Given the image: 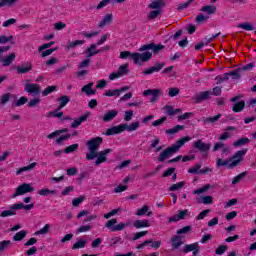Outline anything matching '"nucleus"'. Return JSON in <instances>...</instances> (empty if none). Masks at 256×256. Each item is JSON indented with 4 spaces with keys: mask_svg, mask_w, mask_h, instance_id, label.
I'll return each instance as SVG.
<instances>
[{
    "mask_svg": "<svg viewBox=\"0 0 256 256\" xmlns=\"http://www.w3.org/2000/svg\"><path fill=\"white\" fill-rule=\"evenodd\" d=\"M85 43L84 40H75L74 42H69L65 49H67V51H69L70 49H75V47H78V45H83Z\"/></svg>",
    "mask_w": 256,
    "mask_h": 256,
    "instance_id": "e433bc0d",
    "label": "nucleus"
},
{
    "mask_svg": "<svg viewBox=\"0 0 256 256\" xmlns=\"http://www.w3.org/2000/svg\"><path fill=\"white\" fill-rule=\"evenodd\" d=\"M247 175V172H242L232 179V185H237Z\"/></svg>",
    "mask_w": 256,
    "mask_h": 256,
    "instance_id": "09e8293b",
    "label": "nucleus"
},
{
    "mask_svg": "<svg viewBox=\"0 0 256 256\" xmlns=\"http://www.w3.org/2000/svg\"><path fill=\"white\" fill-rule=\"evenodd\" d=\"M191 229H192L191 226H185V227H183V228L177 230L176 233H177V235H185V234L191 232Z\"/></svg>",
    "mask_w": 256,
    "mask_h": 256,
    "instance_id": "052dcab7",
    "label": "nucleus"
},
{
    "mask_svg": "<svg viewBox=\"0 0 256 256\" xmlns=\"http://www.w3.org/2000/svg\"><path fill=\"white\" fill-rule=\"evenodd\" d=\"M201 11L204 13H207L208 15H213L215 11H217V7L213 5H207V6H203L201 8Z\"/></svg>",
    "mask_w": 256,
    "mask_h": 256,
    "instance_id": "c9c22d12",
    "label": "nucleus"
},
{
    "mask_svg": "<svg viewBox=\"0 0 256 256\" xmlns=\"http://www.w3.org/2000/svg\"><path fill=\"white\" fill-rule=\"evenodd\" d=\"M55 51H57V48H51L48 50H42V52H40V57H42L44 59V57H49V55H52L53 53H55Z\"/></svg>",
    "mask_w": 256,
    "mask_h": 256,
    "instance_id": "3c124183",
    "label": "nucleus"
},
{
    "mask_svg": "<svg viewBox=\"0 0 256 256\" xmlns=\"http://www.w3.org/2000/svg\"><path fill=\"white\" fill-rule=\"evenodd\" d=\"M33 191H35V188H33L31 184L23 183L22 185L16 188V192L13 195V199H15V197H21V195H25L27 193H33Z\"/></svg>",
    "mask_w": 256,
    "mask_h": 256,
    "instance_id": "0eeeda50",
    "label": "nucleus"
},
{
    "mask_svg": "<svg viewBox=\"0 0 256 256\" xmlns=\"http://www.w3.org/2000/svg\"><path fill=\"white\" fill-rule=\"evenodd\" d=\"M185 126L183 125H177L171 129L166 130L167 135H175V133H179V131H183Z\"/></svg>",
    "mask_w": 256,
    "mask_h": 256,
    "instance_id": "58836bf2",
    "label": "nucleus"
},
{
    "mask_svg": "<svg viewBox=\"0 0 256 256\" xmlns=\"http://www.w3.org/2000/svg\"><path fill=\"white\" fill-rule=\"evenodd\" d=\"M189 141H191V137H189V136L181 138L174 145H172L171 147H168L166 150H164L159 155L158 161L160 163H163V161H165V159H169V157H171L172 155H175V153H177V151H179V149H181V147H183V145H185V143H189Z\"/></svg>",
    "mask_w": 256,
    "mask_h": 256,
    "instance_id": "20e7f679",
    "label": "nucleus"
},
{
    "mask_svg": "<svg viewBox=\"0 0 256 256\" xmlns=\"http://www.w3.org/2000/svg\"><path fill=\"white\" fill-rule=\"evenodd\" d=\"M211 189V184H206L202 188L193 191V195H201V193H205Z\"/></svg>",
    "mask_w": 256,
    "mask_h": 256,
    "instance_id": "49530a36",
    "label": "nucleus"
},
{
    "mask_svg": "<svg viewBox=\"0 0 256 256\" xmlns=\"http://www.w3.org/2000/svg\"><path fill=\"white\" fill-rule=\"evenodd\" d=\"M11 247V240H3L0 242V253H3V251L9 249Z\"/></svg>",
    "mask_w": 256,
    "mask_h": 256,
    "instance_id": "a18cd8bd",
    "label": "nucleus"
},
{
    "mask_svg": "<svg viewBox=\"0 0 256 256\" xmlns=\"http://www.w3.org/2000/svg\"><path fill=\"white\" fill-rule=\"evenodd\" d=\"M15 204L10 207V210H4L1 212L0 217H12V215H17L18 209L14 208Z\"/></svg>",
    "mask_w": 256,
    "mask_h": 256,
    "instance_id": "393cba45",
    "label": "nucleus"
},
{
    "mask_svg": "<svg viewBox=\"0 0 256 256\" xmlns=\"http://www.w3.org/2000/svg\"><path fill=\"white\" fill-rule=\"evenodd\" d=\"M199 203H203V205H211L213 203V197L211 196H200L197 198Z\"/></svg>",
    "mask_w": 256,
    "mask_h": 256,
    "instance_id": "7c9ffc66",
    "label": "nucleus"
},
{
    "mask_svg": "<svg viewBox=\"0 0 256 256\" xmlns=\"http://www.w3.org/2000/svg\"><path fill=\"white\" fill-rule=\"evenodd\" d=\"M194 0H188L186 3L178 4L176 7L177 11H184V9H187L191 3H193Z\"/></svg>",
    "mask_w": 256,
    "mask_h": 256,
    "instance_id": "6e6d98bb",
    "label": "nucleus"
},
{
    "mask_svg": "<svg viewBox=\"0 0 256 256\" xmlns=\"http://www.w3.org/2000/svg\"><path fill=\"white\" fill-rule=\"evenodd\" d=\"M117 115H119V111H117L116 109L108 110L104 114L102 121H104V123H109V121H113V119H115V117H117Z\"/></svg>",
    "mask_w": 256,
    "mask_h": 256,
    "instance_id": "dca6fc26",
    "label": "nucleus"
},
{
    "mask_svg": "<svg viewBox=\"0 0 256 256\" xmlns=\"http://www.w3.org/2000/svg\"><path fill=\"white\" fill-rule=\"evenodd\" d=\"M108 3H113V0H102L100 3L96 6V9H103V7H107Z\"/></svg>",
    "mask_w": 256,
    "mask_h": 256,
    "instance_id": "774afa93",
    "label": "nucleus"
},
{
    "mask_svg": "<svg viewBox=\"0 0 256 256\" xmlns=\"http://www.w3.org/2000/svg\"><path fill=\"white\" fill-rule=\"evenodd\" d=\"M144 97H147L149 95L152 96L150 99V103H155L159 100V95H161V90L159 89H148L143 92Z\"/></svg>",
    "mask_w": 256,
    "mask_h": 256,
    "instance_id": "4468645a",
    "label": "nucleus"
},
{
    "mask_svg": "<svg viewBox=\"0 0 256 256\" xmlns=\"http://www.w3.org/2000/svg\"><path fill=\"white\" fill-rule=\"evenodd\" d=\"M60 105L58 107V111H61V109H63V107H65L67 105V103H69V101H71V99L69 98V96H61L58 99Z\"/></svg>",
    "mask_w": 256,
    "mask_h": 256,
    "instance_id": "72a5a7b5",
    "label": "nucleus"
},
{
    "mask_svg": "<svg viewBox=\"0 0 256 256\" xmlns=\"http://www.w3.org/2000/svg\"><path fill=\"white\" fill-rule=\"evenodd\" d=\"M153 59V53L149 51H145L142 53L136 52L132 54V60L135 65H143V63H149Z\"/></svg>",
    "mask_w": 256,
    "mask_h": 256,
    "instance_id": "39448f33",
    "label": "nucleus"
},
{
    "mask_svg": "<svg viewBox=\"0 0 256 256\" xmlns=\"http://www.w3.org/2000/svg\"><path fill=\"white\" fill-rule=\"evenodd\" d=\"M167 121V117H162L158 120H155L154 122H152V127H161V125H163V123Z\"/></svg>",
    "mask_w": 256,
    "mask_h": 256,
    "instance_id": "bf43d9fd",
    "label": "nucleus"
},
{
    "mask_svg": "<svg viewBox=\"0 0 256 256\" xmlns=\"http://www.w3.org/2000/svg\"><path fill=\"white\" fill-rule=\"evenodd\" d=\"M113 21V14H106L103 19L99 22L98 26L100 29H103V27L110 25V23Z\"/></svg>",
    "mask_w": 256,
    "mask_h": 256,
    "instance_id": "4be33fe9",
    "label": "nucleus"
},
{
    "mask_svg": "<svg viewBox=\"0 0 256 256\" xmlns=\"http://www.w3.org/2000/svg\"><path fill=\"white\" fill-rule=\"evenodd\" d=\"M200 171H201V164H196L194 167H192L188 170V173L195 175L197 173H200Z\"/></svg>",
    "mask_w": 256,
    "mask_h": 256,
    "instance_id": "e2e57ef3",
    "label": "nucleus"
},
{
    "mask_svg": "<svg viewBox=\"0 0 256 256\" xmlns=\"http://www.w3.org/2000/svg\"><path fill=\"white\" fill-rule=\"evenodd\" d=\"M83 201H85V196H79L78 198H74L72 200V205L73 207H79Z\"/></svg>",
    "mask_w": 256,
    "mask_h": 256,
    "instance_id": "4d7b16f0",
    "label": "nucleus"
},
{
    "mask_svg": "<svg viewBox=\"0 0 256 256\" xmlns=\"http://www.w3.org/2000/svg\"><path fill=\"white\" fill-rule=\"evenodd\" d=\"M93 85H95V83H93V82H90V83L84 85L81 88V92L85 93V95L87 97H91L92 95H95V93H97V90L93 89Z\"/></svg>",
    "mask_w": 256,
    "mask_h": 256,
    "instance_id": "f3484780",
    "label": "nucleus"
},
{
    "mask_svg": "<svg viewBox=\"0 0 256 256\" xmlns=\"http://www.w3.org/2000/svg\"><path fill=\"white\" fill-rule=\"evenodd\" d=\"M148 233H149L148 231H141V232L135 233L132 240L137 241V240L141 239V237H145V235H147Z\"/></svg>",
    "mask_w": 256,
    "mask_h": 256,
    "instance_id": "69168bd1",
    "label": "nucleus"
},
{
    "mask_svg": "<svg viewBox=\"0 0 256 256\" xmlns=\"http://www.w3.org/2000/svg\"><path fill=\"white\" fill-rule=\"evenodd\" d=\"M53 45H55V42L51 41L49 43H45V44L39 46L38 53H41V52L45 51V49H49V48L53 47Z\"/></svg>",
    "mask_w": 256,
    "mask_h": 256,
    "instance_id": "5fc2aeb1",
    "label": "nucleus"
},
{
    "mask_svg": "<svg viewBox=\"0 0 256 256\" xmlns=\"http://www.w3.org/2000/svg\"><path fill=\"white\" fill-rule=\"evenodd\" d=\"M160 14H161V10H153L148 14V19L149 20L157 19V17H159Z\"/></svg>",
    "mask_w": 256,
    "mask_h": 256,
    "instance_id": "680f3d73",
    "label": "nucleus"
},
{
    "mask_svg": "<svg viewBox=\"0 0 256 256\" xmlns=\"http://www.w3.org/2000/svg\"><path fill=\"white\" fill-rule=\"evenodd\" d=\"M120 92L119 89L116 90H107L106 93L104 94L105 97H119Z\"/></svg>",
    "mask_w": 256,
    "mask_h": 256,
    "instance_id": "8fccbe9b",
    "label": "nucleus"
},
{
    "mask_svg": "<svg viewBox=\"0 0 256 256\" xmlns=\"http://www.w3.org/2000/svg\"><path fill=\"white\" fill-rule=\"evenodd\" d=\"M32 69L33 64H31V62H24L21 65L15 67V70L18 75H25L29 73V71H32Z\"/></svg>",
    "mask_w": 256,
    "mask_h": 256,
    "instance_id": "9d476101",
    "label": "nucleus"
},
{
    "mask_svg": "<svg viewBox=\"0 0 256 256\" xmlns=\"http://www.w3.org/2000/svg\"><path fill=\"white\" fill-rule=\"evenodd\" d=\"M133 119V110L125 111L124 113V121L129 122Z\"/></svg>",
    "mask_w": 256,
    "mask_h": 256,
    "instance_id": "338daca9",
    "label": "nucleus"
},
{
    "mask_svg": "<svg viewBox=\"0 0 256 256\" xmlns=\"http://www.w3.org/2000/svg\"><path fill=\"white\" fill-rule=\"evenodd\" d=\"M34 207H35V204L25 205L23 204V202L14 204V209H18V211L21 209H24L25 211H31V209H33Z\"/></svg>",
    "mask_w": 256,
    "mask_h": 256,
    "instance_id": "bb28decb",
    "label": "nucleus"
},
{
    "mask_svg": "<svg viewBox=\"0 0 256 256\" xmlns=\"http://www.w3.org/2000/svg\"><path fill=\"white\" fill-rule=\"evenodd\" d=\"M101 143H103V138L99 136L92 138L86 142V145L89 150V153L86 154V159L87 161H93V159H96L95 160L96 166L101 165V163H106L107 155L113 152L111 148L97 152L99 150V147H101Z\"/></svg>",
    "mask_w": 256,
    "mask_h": 256,
    "instance_id": "f257e3e1",
    "label": "nucleus"
},
{
    "mask_svg": "<svg viewBox=\"0 0 256 256\" xmlns=\"http://www.w3.org/2000/svg\"><path fill=\"white\" fill-rule=\"evenodd\" d=\"M170 243L172 245V249L175 250V249H179V247L183 245V240H181V236L174 235L171 237Z\"/></svg>",
    "mask_w": 256,
    "mask_h": 256,
    "instance_id": "a211bd4d",
    "label": "nucleus"
},
{
    "mask_svg": "<svg viewBox=\"0 0 256 256\" xmlns=\"http://www.w3.org/2000/svg\"><path fill=\"white\" fill-rule=\"evenodd\" d=\"M247 155V148L237 151L230 159L223 160L218 158L216 161V167H229V169H233V167H237L243 161V157Z\"/></svg>",
    "mask_w": 256,
    "mask_h": 256,
    "instance_id": "f03ea898",
    "label": "nucleus"
},
{
    "mask_svg": "<svg viewBox=\"0 0 256 256\" xmlns=\"http://www.w3.org/2000/svg\"><path fill=\"white\" fill-rule=\"evenodd\" d=\"M89 117H91V112H86L84 115L80 116L72 122L71 128L77 129V127H80L82 123H85Z\"/></svg>",
    "mask_w": 256,
    "mask_h": 256,
    "instance_id": "2eb2a0df",
    "label": "nucleus"
},
{
    "mask_svg": "<svg viewBox=\"0 0 256 256\" xmlns=\"http://www.w3.org/2000/svg\"><path fill=\"white\" fill-rule=\"evenodd\" d=\"M238 29H243L244 31H255V26L249 22L240 23L237 25Z\"/></svg>",
    "mask_w": 256,
    "mask_h": 256,
    "instance_id": "c756f323",
    "label": "nucleus"
},
{
    "mask_svg": "<svg viewBox=\"0 0 256 256\" xmlns=\"http://www.w3.org/2000/svg\"><path fill=\"white\" fill-rule=\"evenodd\" d=\"M27 237V230H21L13 236V241H23Z\"/></svg>",
    "mask_w": 256,
    "mask_h": 256,
    "instance_id": "473e14b6",
    "label": "nucleus"
},
{
    "mask_svg": "<svg viewBox=\"0 0 256 256\" xmlns=\"http://www.w3.org/2000/svg\"><path fill=\"white\" fill-rule=\"evenodd\" d=\"M24 91L30 95H39L41 93V86L39 84L27 83L24 86Z\"/></svg>",
    "mask_w": 256,
    "mask_h": 256,
    "instance_id": "9b49d317",
    "label": "nucleus"
},
{
    "mask_svg": "<svg viewBox=\"0 0 256 256\" xmlns=\"http://www.w3.org/2000/svg\"><path fill=\"white\" fill-rule=\"evenodd\" d=\"M165 65V62H156L154 66L145 69L143 71V75H153V73H159V71H161Z\"/></svg>",
    "mask_w": 256,
    "mask_h": 256,
    "instance_id": "f8f14e48",
    "label": "nucleus"
},
{
    "mask_svg": "<svg viewBox=\"0 0 256 256\" xmlns=\"http://www.w3.org/2000/svg\"><path fill=\"white\" fill-rule=\"evenodd\" d=\"M93 229V226L91 225H82L77 229V233H87Z\"/></svg>",
    "mask_w": 256,
    "mask_h": 256,
    "instance_id": "603ef678",
    "label": "nucleus"
},
{
    "mask_svg": "<svg viewBox=\"0 0 256 256\" xmlns=\"http://www.w3.org/2000/svg\"><path fill=\"white\" fill-rule=\"evenodd\" d=\"M87 245V240L85 239H80L74 245L72 246V249H85V246Z\"/></svg>",
    "mask_w": 256,
    "mask_h": 256,
    "instance_id": "4c0bfd02",
    "label": "nucleus"
},
{
    "mask_svg": "<svg viewBox=\"0 0 256 256\" xmlns=\"http://www.w3.org/2000/svg\"><path fill=\"white\" fill-rule=\"evenodd\" d=\"M139 127H141V123L139 121L132 122L130 124L124 123V124H120V125L108 128L105 135L107 136L119 135L124 131H128V133H133V131H137Z\"/></svg>",
    "mask_w": 256,
    "mask_h": 256,
    "instance_id": "7ed1b4c3",
    "label": "nucleus"
},
{
    "mask_svg": "<svg viewBox=\"0 0 256 256\" xmlns=\"http://www.w3.org/2000/svg\"><path fill=\"white\" fill-rule=\"evenodd\" d=\"M133 226L135 229H145L146 227H151V223L147 219L135 220Z\"/></svg>",
    "mask_w": 256,
    "mask_h": 256,
    "instance_id": "6ab92c4d",
    "label": "nucleus"
},
{
    "mask_svg": "<svg viewBox=\"0 0 256 256\" xmlns=\"http://www.w3.org/2000/svg\"><path fill=\"white\" fill-rule=\"evenodd\" d=\"M15 23H17V19L10 18L3 22L2 27H11V25H15Z\"/></svg>",
    "mask_w": 256,
    "mask_h": 256,
    "instance_id": "0e129e2a",
    "label": "nucleus"
},
{
    "mask_svg": "<svg viewBox=\"0 0 256 256\" xmlns=\"http://www.w3.org/2000/svg\"><path fill=\"white\" fill-rule=\"evenodd\" d=\"M79 149V144H72L64 149V153H73Z\"/></svg>",
    "mask_w": 256,
    "mask_h": 256,
    "instance_id": "864d4df0",
    "label": "nucleus"
},
{
    "mask_svg": "<svg viewBox=\"0 0 256 256\" xmlns=\"http://www.w3.org/2000/svg\"><path fill=\"white\" fill-rule=\"evenodd\" d=\"M129 74V64L125 63L118 68V71L113 72L109 75L110 81H115V79H120V77H125Z\"/></svg>",
    "mask_w": 256,
    "mask_h": 256,
    "instance_id": "423d86ee",
    "label": "nucleus"
},
{
    "mask_svg": "<svg viewBox=\"0 0 256 256\" xmlns=\"http://www.w3.org/2000/svg\"><path fill=\"white\" fill-rule=\"evenodd\" d=\"M163 5H165L163 3V1L161 0H153L150 4H149V9H156L158 11H161V7H163Z\"/></svg>",
    "mask_w": 256,
    "mask_h": 256,
    "instance_id": "c85d7f7f",
    "label": "nucleus"
},
{
    "mask_svg": "<svg viewBox=\"0 0 256 256\" xmlns=\"http://www.w3.org/2000/svg\"><path fill=\"white\" fill-rule=\"evenodd\" d=\"M55 89H57L56 86H48V87L42 92L43 97H47V95H51V93H53V91H55Z\"/></svg>",
    "mask_w": 256,
    "mask_h": 256,
    "instance_id": "13d9d810",
    "label": "nucleus"
},
{
    "mask_svg": "<svg viewBox=\"0 0 256 256\" xmlns=\"http://www.w3.org/2000/svg\"><path fill=\"white\" fill-rule=\"evenodd\" d=\"M17 1L19 0H0V9H3V7L11 8Z\"/></svg>",
    "mask_w": 256,
    "mask_h": 256,
    "instance_id": "2f4dec72",
    "label": "nucleus"
},
{
    "mask_svg": "<svg viewBox=\"0 0 256 256\" xmlns=\"http://www.w3.org/2000/svg\"><path fill=\"white\" fill-rule=\"evenodd\" d=\"M219 119H221V114H217L216 116H212V117H204L202 118V121L203 123H205V125H213L217 123Z\"/></svg>",
    "mask_w": 256,
    "mask_h": 256,
    "instance_id": "5701e85b",
    "label": "nucleus"
},
{
    "mask_svg": "<svg viewBox=\"0 0 256 256\" xmlns=\"http://www.w3.org/2000/svg\"><path fill=\"white\" fill-rule=\"evenodd\" d=\"M129 225H131L130 222H126V223H119L118 225L116 226H113L112 227V232H115V231H123L125 227H129Z\"/></svg>",
    "mask_w": 256,
    "mask_h": 256,
    "instance_id": "c03bdc74",
    "label": "nucleus"
},
{
    "mask_svg": "<svg viewBox=\"0 0 256 256\" xmlns=\"http://www.w3.org/2000/svg\"><path fill=\"white\" fill-rule=\"evenodd\" d=\"M183 253H191L193 256H198L199 251H201V246H199V242H195L192 244H186L183 248Z\"/></svg>",
    "mask_w": 256,
    "mask_h": 256,
    "instance_id": "1a4fd4ad",
    "label": "nucleus"
},
{
    "mask_svg": "<svg viewBox=\"0 0 256 256\" xmlns=\"http://www.w3.org/2000/svg\"><path fill=\"white\" fill-rule=\"evenodd\" d=\"M185 187V182H178L176 184H173L170 188L169 191H179V189H183Z\"/></svg>",
    "mask_w": 256,
    "mask_h": 256,
    "instance_id": "de8ad7c7",
    "label": "nucleus"
},
{
    "mask_svg": "<svg viewBox=\"0 0 256 256\" xmlns=\"http://www.w3.org/2000/svg\"><path fill=\"white\" fill-rule=\"evenodd\" d=\"M11 97L13 99H17V96L15 94L6 93V94L2 95L0 98V105H7L8 101H9V99H11Z\"/></svg>",
    "mask_w": 256,
    "mask_h": 256,
    "instance_id": "cd10ccee",
    "label": "nucleus"
},
{
    "mask_svg": "<svg viewBox=\"0 0 256 256\" xmlns=\"http://www.w3.org/2000/svg\"><path fill=\"white\" fill-rule=\"evenodd\" d=\"M135 215H137V217H143L144 215L151 217V215H153V212L149 211V206L144 205L136 211Z\"/></svg>",
    "mask_w": 256,
    "mask_h": 256,
    "instance_id": "412c9836",
    "label": "nucleus"
},
{
    "mask_svg": "<svg viewBox=\"0 0 256 256\" xmlns=\"http://www.w3.org/2000/svg\"><path fill=\"white\" fill-rule=\"evenodd\" d=\"M37 167V163L36 162H33L31 163L30 165L28 166H24L22 168H19L17 171H16V175H21V173H25L27 171H33L34 168Z\"/></svg>",
    "mask_w": 256,
    "mask_h": 256,
    "instance_id": "b1692460",
    "label": "nucleus"
},
{
    "mask_svg": "<svg viewBox=\"0 0 256 256\" xmlns=\"http://www.w3.org/2000/svg\"><path fill=\"white\" fill-rule=\"evenodd\" d=\"M51 229V224H46L43 228L40 230L36 231L34 235H47L49 233V230Z\"/></svg>",
    "mask_w": 256,
    "mask_h": 256,
    "instance_id": "37998d69",
    "label": "nucleus"
},
{
    "mask_svg": "<svg viewBox=\"0 0 256 256\" xmlns=\"http://www.w3.org/2000/svg\"><path fill=\"white\" fill-rule=\"evenodd\" d=\"M99 53L97 50V44H91L90 47L87 49V57H93Z\"/></svg>",
    "mask_w": 256,
    "mask_h": 256,
    "instance_id": "f704fd0d",
    "label": "nucleus"
},
{
    "mask_svg": "<svg viewBox=\"0 0 256 256\" xmlns=\"http://www.w3.org/2000/svg\"><path fill=\"white\" fill-rule=\"evenodd\" d=\"M194 149H197L201 153H207L209 149H211V144L210 143H205L203 140L199 139L196 142L193 143Z\"/></svg>",
    "mask_w": 256,
    "mask_h": 256,
    "instance_id": "ddd939ff",
    "label": "nucleus"
},
{
    "mask_svg": "<svg viewBox=\"0 0 256 256\" xmlns=\"http://www.w3.org/2000/svg\"><path fill=\"white\" fill-rule=\"evenodd\" d=\"M57 193V190H50V189H41L38 190V195H41V197H47V195H55Z\"/></svg>",
    "mask_w": 256,
    "mask_h": 256,
    "instance_id": "a19ab883",
    "label": "nucleus"
},
{
    "mask_svg": "<svg viewBox=\"0 0 256 256\" xmlns=\"http://www.w3.org/2000/svg\"><path fill=\"white\" fill-rule=\"evenodd\" d=\"M165 46L162 44L156 45L155 43L144 44L139 48V51L143 53V51H153L154 55H157L160 51H163Z\"/></svg>",
    "mask_w": 256,
    "mask_h": 256,
    "instance_id": "6e6552de",
    "label": "nucleus"
},
{
    "mask_svg": "<svg viewBox=\"0 0 256 256\" xmlns=\"http://www.w3.org/2000/svg\"><path fill=\"white\" fill-rule=\"evenodd\" d=\"M249 141H250L249 138L243 137V138H240L237 141H235L233 143V146L234 147H243V145H247V143H249Z\"/></svg>",
    "mask_w": 256,
    "mask_h": 256,
    "instance_id": "ea45409f",
    "label": "nucleus"
},
{
    "mask_svg": "<svg viewBox=\"0 0 256 256\" xmlns=\"http://www.w3.org/2000/svg\"><path fill=\"white\" fill-rule=\"evenodd\" d=\"M243 109H245V102L240 101L233 106L232 111H234V113H240Z\"/></svg>",
    "mask_w": 256,
    "mask_h": 256,
    "instance_id": "79ce46f5",
    "label": "nucleus"
},
{
    "mask_svg": "<svg viewBox=\"0 0 256 256\" xmlns=\"http://www.w3.org/2000/svg\"><path fill=\"white\" fill-rule=\"evenodd\" d=\"M15 53H11L8 56H6L4 59H2V64L3 67H9V65H11V63H13L15 61Z\"/></svg>",
    "mask_w": 256,
    "mask_h": 256,
    "instance_id": "a878e982",
    "label": "nucleus"
},
{
    "mask_svg": "<svg viewBox=\"0 0 256 256\" xmlns=\"http://www.w3.org/2000/svg\"><path fill=\"white\" fill-rule=\"evenodd\" d=\"M196 103H201V101H205L207 99H211V91H204L199 94H197L194 97Z\"/></svg>",
    "mask_w": 256,
    "mask_h": 256,
    "instance_id": "aec40b11",
    "label": "nucleus"
}]
</instances>
